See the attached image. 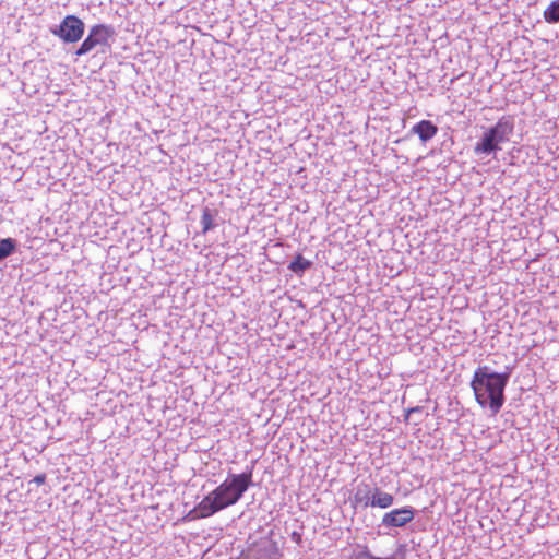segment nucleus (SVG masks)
Returning <instances> with one entry per match:
<instances>
[{
  "label": "nucleus",
  "mask_w": 559,
  "mask_h": 559,
  "mask_svg": "<svg viewBox=\"0 0 559 559\" xmlns=\"http://www.w3.org/2000/svg\"><path fill=\"white\" fill-rule=\"evenodd\" d=\"M511 373L509 366L503 372L491 371L488 366H479L474 371L471 388L475 400L483 408L489 407L492 415H497L504 404V390Z\"/></svg>",
  "instance_id": "1"
},
{
  "label": "nucleus",
  "mask_w": 559,
  "mask_h": 559,
  "mask_svg": "<svg viewBox=\"0 0 559 559\" xmlns=\"http://www.w3.org/2000/svg\"><path fill=\"white\" fill-rule=\"evenodd\" d=\"M255 461L251 462L241 474H229L225 481L212 492L223 509L236 504L243 493L253 485L252 476Z\"/></svg>",
  "instance_id": "2"
},
{
  "label": "nucleus",
  "mask_w": 559,
  "mask_h": 559,
  "mask_svg": "<svg viewBox=\"0 0 559 559\" xmlns=\"http://www.w3.org/2000/svg\"><path fill=\"white\" fill-rule=\"evenodd\" d=\"M85 25L75 15H67L59 26L51 29V33L64 43H76L84 35Z\"/></svg>",
  "instance_id": "3"
},
{
  "label": "nucleus",
  "mask_w": 559,
  "mask_h": 559,
  "mask_svg": "<svg viewBox=\"0 0 559 559\" xmlns=\"http://www.w3.org/2000/svg\"><path fill=\"white\" fill-rule=\"evenodd\" d=\"M114 35L115 31L109 25L97 24L92 26L87 37L75 51V55L83 56L92 51L98 45H108V39Z\"/></svg>",
  "instance_id": "4"
},
{
  "label": "nucleus",
  "mask_w": 559,
  "mask_h": 559,
  "mask_svg": "<svg viewBox=\"0 0 559 559\" xmlns=\"http://www.w3.org/2000/svg\"><path fill=\"white\" fill-rule=\"evenodd\" d=\"M415 514L412 506L393 509L383 514L380 526L389 530L404 527L414 520Z\"/></svg>",
  "instance_id": "5"
},
{
  "label": "nucleus",
  "mask_w": 559,
  "mask_h": 559,
  "mask_svg": "<svg viewBox=\"0 0 559 559\" xmlns=\"http://www.w3.org/2000/svg\"><path fill=\"white\" fill-rule=\"evenodd\" d=\"M277 543L270 537L261 538L250 547L242 559H280Z\"/></svg>",
  "instance_id": "6"
},
{
  "label": "nucleus",
  "mask_w": 559,
  "mask_h": 559,
  "mask_svg": "<svg viewBox=\"0 0 559 559\" xmlns=\"http://www.w3.org/2000/svg\"><path fill=\"white\" fill-rule=\"evenodd\" d=\"M221 510H223L222 506L218 503L217 499L211 491L197 504L193 510L189 512L188 516L191 519H203L209 518Z\"/></svg>",
  "instance_id": "7"
},
{
  "label": "nucleus",
  "mask_w": 559,
  "mask_h": 559,
  "mask_svg": "<svg viewBox=\"0 0 559 559\" xmlns=\"http://www.w3.org/2000/svg\"><path fill=\"white\" fill-rule=\"evenodd\" d=\"M489 130L500 144L508 142L514 130V119L512 116H502Z\"/></svg>",
  "instance_id": "8"
},
{
  "label": "nucleus",
  "mask_w": 559,
  "mask_h": 559,
  "mask_svg": "<svg viewBox=\"0 0 559 559\" xmlns=\"http://www.w3.org/2000/svg\"><path fill=\"white\" fill-rule=\"evenodd\" d=\"M499 141L495 138V135L488 129L481 135L480 140L476 143L474 147V153L476 155H490L500 150Z\"/></svg>",
  "instance_id": "9"
},
{
  "label": "nucleus",
  "mask_w": 559,
  "mask_h": 559,
  "mask_svg": "<svg viewBox=\"0 0 559 559\" xmlns=\"http://www.w3.org/2000/svg\"><path fill=\"white\" fill-rule=\"evenodd\" d=\"M374 485L368 483H359L355 489L353 496V504L355 507L361 506L364 508H368L371 506L370 501L372 500Z\"/></svg>",
  "instance_id": "10"
},
{
  "label": "nucleus",
  "mask_w": 559,
  "mask_h": 559,
  "mask_svg": "<svg viewBox=\"0 0 559 559\" xmlns=\"http://www.w3.org/2000/svg\"><path fill=\"white\" fill-rule=\"evenodd\" d=\"M411 132L426 143L438 133V127L430 120H421L412 127Z\"/></svg>",
  "instance_id": "11"
},
{
  "label": "nucleus",
  "mask_w": 559,
  "mask_h": 559,
  "mask_svg": "<svg viewBox=\"0 0 559 559\" xmlns=\"http://www.w3.org/2000/svg\"><path fill=\"white\" fill-rule=\"evenodd\" d=\"M372 500L370 501L371 508L388 509L394 503V496L383 491L380 487L374 485Z\"/></svg>",
  "instance_id": "12"
},
{
  "label": "nucleus",
  "mask_w": 559,
  "mask_h": 559,
  "mask_svg": "<svg viewBox=\"0 0 559 559\" xmlns=\"http://www.w3.org/2000/svg\"><path fill=\"white\" fill-rule=\"evenodd\" d=\"M217 216L216 210H211L210 207H204L201 216V226L202 234H206L207 231L214 229L216 227L215 217Z\"/></svg>",
  "instance_id": "13"
},
{
  "label": "nucleus",
  "mask_w": 559,
  "mask_h": 559,
  "mask_svg": "<svg viewBox=\"0 0 559 559\" xmlns=\"http://www.w3.org/2000/svg\"><path fill=\"white\" fill-rule=\"evenodd\" d=\"M312 266V262L305 259L301 254H297L295 259L289 263L288 270L295 274H302L305 271Z\"/></svg>",
  "instance_id": "14"
},
{
  "label": "nucleus",
  "mask_w": 559,
  "mask_h": 559,
  "mask_svg": "<svg viewBox=\"0 0 559 559\" xmlns=\"http://www.w3.org/2000/svg\"><path fill=\"white\" fill-rule=\"evenodd\" d=\"M544 20L549 24L559 23V0H554L544 10Z\"/></svg>",
  "instance_id": "15"
},
{
  "label": "nucleus",
  "mask_w": 559,
  "mask_h": 559,
  "mask_svg": "<svg viewBox=\"0 0 559 559\" xmlns=\"http://www.w3.org/2000/svg\"><path fill=\"white\" fill-rule=\"evenodd\" d=\"M15 240L12 238L0 240V261L11 255L15 250Z\"/></svg>",
  "instance_id": "16"
},
{
  "label": "nucleus",
  "mask_w": 559,
  "mask_h": 559,
  "mask_svg": "<svg viewBox=\"0 0 559 559\" xmlns=\"http://www.w3.org/2000/svg\"><path fill=\"white\" fill-rule=\"evenodd\" d=\"M350 559H395L394 556L379 557L373 555L370 550L365 549L350 557Z\"/></svg>",
  "instance_id": "17"
},
{
  "label": "nucleus",
  "mask_w": 559,
  "mask_h": 559,
  "mask_svg": "<svg viewBox=\"0 0 559 559\" xmlns=\"http://www.w3.org/2000/svg\"><path fill=\"white\" fill-rule=\"evenodd\" d=\"M423 412V407L421 406H415V407H411L409 409H407L406 412V415H405V420H409L411 416L414 415V414H420Z\"/></svg>",
  "instance_id": "18"
},
{
  "label": "nucleus",
  "mask_w": 559,
  "mask_h": 559,
  "mask_svg": "<svg viewBox=\"0 0 559 559\" xmlns=\"http://www.w3.org/2000/svg\"><path fill=\"white\" fill-rule=\"evenodd\" d=\"M33 483H35L36 485H43L45 481H46V474H38L36 475L33 480Z\"/></svg>",
  "instance_id": "19"
},
{
  "label": "nucleus",
  "mask_w": 559,
  "mask_h": 559,
  "mask_svg": "<svg viewBox=\"0 0 559 559\" xmlns=\"http://www.w3.org/2000/svg\"><path fill=\"white\" fill-rule=\"evenodd\" d=\"M292 539H293L296 544L300 545V544H301V542H302L301 534H300V533H298V532H293V533H292Z\"/></svg>",
  "instance_id": "20"
},
{
  "label": "nucleus",
  "mask_w": 559,
  "mask_h": 559,
  "mask_svg": "<svg viewBox=\"0 0 559 559\" xmlns=\"http://www.w3.org/2000/svg\"><path fill=\"white\" fill-rule=\"evenodd\" d=\"M463 73H461L459 76L451 79V83H453L456 79L461 78Z\"/></svg>",
  "instance_id": "21"
}]
</instances>
